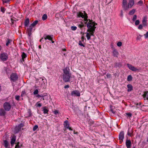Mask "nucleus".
Segmentation results:
<instances>
[{"instance_id":"obj_14","label":"nucleus","mask_w":148,"mask_h":148,"mask_svg":"<svg viewBox=\"0 0 148 148\" xmlns=\"http://www.w3.org/2000/svg\"><path fill=\"white\" fill-rule=\"evenodd\" d=\"M23 125L21 124L19 125L18 126H16L15 128V130L16 132H18L19 131L22 127H23Z\"/></svg>"},{"instance_id":"obj_40","label":"nucleus","mask_w":148,"mask_h":148,"mask_svg":"<svg viewBox=\"0 0 148 148\" xmlns=\"http://www.w3.org/2000/svg\"><path fill=\"white\" fill-rule=\"evenodd\" d=\"M71 28L72 30L75 31L77 29V27L76 26H72Z\"/></svg>"},{"instance_id":"obj_8","label":"nucleus","mask_w":148,"mask_h":148,"mask_svg":"<svg viewBox=\"0 0 148 148\" xmlns=\"http://www.w3.org/2000/svg\"><path fill=\"white\" fill-rule=\"evenodd\" d=\"M124 138V133L123 131L120 132L119 136V140H120L119 142L121 144L123 141V139Z\"/></svg>"},{"instance_id":"obj_47","label":"nucleus","mask_w":148,"mask_h":148,"mask_svg":"<svg viewBox=\"0 0 148 148\" xmlns=\"http://www.w3.org/2000/svg\"><path fill=\"white\" fill-rule=\"evenodd\" d=\"M122 44V43L121 42H119L117 44V45L119 47H121V46Z\"/></svg>"},{"instance_id":"obj_16","label":"nucleus","mask_w":148,"mask_h":148,"mask_svg":"<svg viewBox=\"0 0 148 148\" xmlns=\"http://www.w3.org/2000/svg\"><path fill=\"white\" fill-rule=\"evenodd\" d=\"M16 140V136H13L12 137L11 141V144L12 145H13L14 143Z\"/></svg>"},{"instance_id":"obj_64","label":"nucleus","mask_w":148,"mask_h":148,"mask_svg":"<svg viewBox=\"0 0 148 148\" xmlns=\"http://www.w3.org/2000/svg\"><path fill=\"white\" fill-rule=\"evenodd\" d=\"M43 38H41L40 40V42H41L42 41V40L43 39Z\"/></svg>"},{"instance_id":"obj_23","label":"nucleus","mask_w":148,"mask_h":148,"mask_svg":"<svg viewBox=\"0 0 148 148\" xmlns=\"http://www.w3.org/2000/svg\"><path fill=\"white\" fill-rule=\"evenodd\" d=\"M147 18H144L142 21V23H143V24L144 26H146L147 25Z\"/></svg>"},{"instance_id":"obj_36","label":"nucleus","mask_w":148,"mask_h":148,"mask_svg":"<svg viewBox=\"0 0 148 148\" xmlns=\"http://www.w3.org/2000/svg\"><path fill=\"white\" fill-rule=\"evenodd\" d=\"M26 92L25 90L23 91L21 93V96L22 97H23L24 95L26 94Z\"/></svg>"},{"instance_id":"obj_45","label":"nucleus","mask_w":148,"mask_h":148,"mask_svg":"<svg viewBox=\"0 0 148 148\" xmlns=\"http://www.w3.org/2000/svg\"><path fill=\"white\" fill-rule=\"evenodd\" d=\"M79 45H80V46H83V47H85V46L82 43V42L80 40L79 41Z\"/></svg>"},{"instance_id":"obj_59","label":"nucleus","mask_w":148,"mask_h":148,"mask_svg":"<svg viewBox=\"0 0 148 148\" xmlns=\"http://www.w3.org/2000/svg\"><path fill=\"white\" fill-rule=\"evenodd\" d=\"M37 106L39 107H40L42 105L40 103H38L37 104Z\"/></svg>"},{"instance_id":"obj_30","label":"nucleus","mask_w":148,"mask_h":148,"mask_svg":"<svg viewBox=\"0 0 148 148\" xmlns=\"http://www.w3.org/2000/svg\"><path fill=\"white\" fill-rule=\"evenodd\" d=\"M12 40L9 39H8L7 40V42L6 44V45L7 46H8V45L10 43L12 42Z\"/></svg>"},{"instance_id":"obj_6","label":"nucleus","mask_w":148,"mask_h":148,"mask_svg":"<svg viewBox=\"0 0 148 148\" xmlns=\"http://www.w3.org/2000/svg\"><path fill=\"white\" fill-rule=\"evenodd\" d=\"M8 58V54L5 53H2L0 56V58L1 60L3 61H5L7 60Z\"/></svg>"},{"instance_id":"obj_10","label":"nucleus","mask_w":148,"mask_h":148,"mask_svg":"<svg viewBox=\"0 0 148 148\" xmlns=\"http://www.w3.org/2000/svg\"><path fill=\"white\" fill-rule=\"evenodd\" d=\"M64 125L65 127L69 129V130L72 131L73 129L71 128V127H69V123L68 121L66 120L64 122Z\"/></svg>"},{"instance_id":"obj_53","label":"nucleus","mask_w":148,"mask_h":148,"mask_svg":"<svg viewBox=\"0 0 148 148\" xmlns=\"http://www.w3.org/2000/svg\"><path fill=\"white\" fill-rule=\"evenodd\" d=\"M106 76L108 78H110L111 76V75L110 73H108L107 74Z\"/></svg>"},{"instance_id":"obj_22","label":"nucleus","mask_w":148,"mask_h":148,"mask_svg":"<svg viewBox=\"0 0 148 148\" xmlns=\"http://www.w3.org/2000/svg\"><path fill=\"white\" fill-rule=\"evenodd\" d=\"M29 23V18H27V19H26V20H25V23H24L26 27H27L28 26Z\"/></svg>"},{"instance_id":"obj_11","label":"nucleus","mask_w":148,"mask_h":148,"mask_svg":"<svg viewBox=\"0 0 148 148\" xmlns=\"http://www.w3.org/2000/svg\"><path fill=\"white\" fill-rule=\"evenodd\" d=\"M134 3V0H129L128 4V9L129 8H131L133 6Z\"/></svg>"},{"instance_id":"obj_19","label":"nucleus","mask_w":148,"mask_h":148,"mask_svg":"<svg viewBox=\"0 0 148 148\" xmlns=\"http://www.w3.org/2000/svg\"><path fill=\"white\" fill-rule=\"evenodd\" d=\"M5 114V112L3 109H0V116H4Z\"/></svg>"},{"instance_id":"obj_37","label":"nucleus","mask_w":148,"mask_h":148,"mask_svg":"<svg viewBox=\"0 0 148 148\" xmlns=\"http://www.w3.org/2000/svg\"><path fill=\"white\" fill-rule=\"evenodd\" d=\"M38 126L37 125H35L33 127V131H35L38 128Z\"/></svg>"},{"instance_id":"obj_58","label":"nucleus","mask_w":148,"mask_h":148,"mask_svg":"<svg viewBox=\"0 0 148 148\" xmlns=\"http://www.w3.org/2000/svg\"><path fill=\"white\" fill-rule=\"evenodd\" d=\"M121 17H123V11H122V10H121Z\"/></svg>"},{"instance_id":"obj_41","label":"nucleus","mask_w":148,"mask_h":148,"mask_svg":"<svg viewBox=\"0 0 148 148\" xmlns=\"http://www.w3.org/2000/svg\"><path fill=\"white\" fill-rule=\"evenodd\" d=\"M143 1L142 0H140L137 3V5H142L143 4Z\"/></svg>"},{"instance_id":"obj_61","label":"nucleus","mask_w":148,"mask_h":148,"mask_svg":"<svg viewBox=\"0 0 148 148\" xmlns=\"http://www.w3.org/2000/svg\"><path fill=\"white\" fill-rule=\"evenodd\" d=\"M73 132H74V134H77L78 133L77 132H75V130H74L73 131Z\"/></svg>"},{"instance_id":"obj_62","label":"nucleus","mask_w":148,"mask_h":148,"mask_svg":"<svg viewBox=\"0 0 148 148\" xmlns=\"http://www.w3.org/2000/svg\"><path fill=\"white\" fill-rule=\"evenodd\" d=\"M62 50L64 51H66V50L65 49H62Z\"/></svg>"},{"instance_id":"obj_3","label":"nucleus","mask_w":148,"mask_h":148,"mask_svg":"<svg viewBox=\"0 0 148 148\" xmlns=\"http://www.w3.org/2000/svg\"><path fill=\"white\" fill-rule=\"evenodd\" d=\"M84 14L83 13H82L81 12H79L77 13V17H82L84 18V24H86L87 22L88 21V16L87 14L85 13V11H84Z\"/></svg>"},{"instance_id":"obj_57","label":"nucleus","mask_w":148,"mask_h":148,"mask_svg":"<svg viewBox=\"0 0 148 148\" xmlns=\"http://www.w3.org/2000/svg\"><path fill=\"white\" fill-rule=\"evenodd\" d=\"M69 85H66L65 86H64V88H69Z\"/></svg>"},{"instance_id":"obj_42","label":"nucleus","mask_w":148,"mask_h":148,"mask_svg":"<svg viewBox=\"0 0 148 148\" xmlns=\"http://www.w3.org/2000/svg\"><path fill=\"white\" fill-rule=\"evenodd\" d=\"M11 23H11L12 25H13V24H14L15 22L16 21V20H14L12 18H11Z\"/></svg>"},{"instance_id":"obj_5","label":"nucleus","mask_w":148,"mask_h":148,"mask_svg":"<svg viewBox=\"0 0 148 148\" xmlns=\"http://www.w3.org/2000/svg\"><path fill=\"white\" fill-rule=\"evenodd\" d=\"M18 77L16 73H12L10 75V79L13 82L18 80Z\"/></svg>"},{"instance_id":"obj_12","label":"nucleus","mask_w":148,"mask_h":148,"mask_svg":"<svg viewBox=\"0 0 148 148\" xmlns=\"http://www.w3.org/2000/svg\"><path fill=\"white\" fill-rule=\"evenodd\" d=\"M71 95H75L77 96H80V93L79 91L77 90L73 91L71 92Z\"/></svg>"},{"instance_id":"obj_9","label":"nucleus","mask_w":148,"mask_h":148,"mask_svg":"<svg viewBox=\"0 0 148 148\" xmlns=\"http://www.w3.org/2000/svg\"><path fill=\"white\" fill-rule=\"evenodd\" d=\"M127 65L129 69L132 71L135 72L139 71V69H138L130 64H127Z\"/></svg>"},{"instance_id":"obj_44","label":"nucleus","mask_w":148,"mask_h":148,"mask_svg":"<svg viewBox=\"0 0 148 148\" xmlns=\"http://www.w3.org/2000/svg\"><path fill=\"white\" fill-rule=\"evenodd\" d=\"M22 146V145H16L15 148H20Z\"/></svg>"},{"instance_id":"obj_55","label":"nucleus","mask_w":148,"mask_h":148,"mask_svg":"<svg viewBox=\"0 0 148 148\" xmlns=\"http://www.w3.org/2000/svg\"><path fill=\"white\" fill-rule=\"evenodd\" d=\"M84 36L83 35H82L81 37L82 40V42H84Z\"/></svg>"},{"instance_id":"obj_38","label":"nucleus","mask_w":148,"mask_h":148,"mask_svg":"<svg viewBox=\"0 0 148 148\" xmlns=\"http://www.w3.org/2000/svg\"><path fill=\"white\" fill-rule=\"evenodd\" d=\"M6 9L4 7H2L1 8V12L4 13Z\"/></svg>"},{"instance_id":"obj_51","label":"nucleus","mask_w":148,"mask_h":148,"mask_svg":"<svg viewBox=\"0 0 148 148\" xmlns=\"http://www.w3.org/2000/svg\"><path fill=\"white\" fill-rule=\"evenodd\" d=\"M143 26L142 25H140L138 27V29H142Z\"/></svg>"},{"instance_id":"obj_18","label":"nucleus","mask_w":148,"mask_h":148,"mask_svg":"<svg viewBox=\"0 0 148 148\" xmlns=\"http://www.w3.org/2000/svg\"><path fill=\"white\" fill-rule=\"evenodd\" d=\"M127 87L128 88L127 91L128 92H130L133 90V86L131 84L127 85Z\"/></svg>"},{"instance_id":"obj_54","label":"nucleus","mask_w":148,"mask_h":148,"mask_svg":"<svg viewBox=\"0 0 148 148\" xmlns=\"http://www.w3.org/2000/svg\"><path fill=\"white\" fill-rule=\"evenodd\" d=\"M36 97H38V98H39L40 97H44V96H41L39 94L38 95H36Z\"/></svg>"},{"instance_id":"obj_20","label":"nucleus","mask_w":148,"mask_h":148,"mask_svg":"<svg viewBox=\"0 0 148 148\" xmlns=\"http://www.w3.org/2000/svg\"><path fill=\"white\" fill-rule=\"evenodd\" d=\"M78 26L79 28L81 29L84 26V25L82 21H80L79 22V23L78 24Z\"/></svg>"},{"instance_id":"obj_32","label":"nucleus","mask_w":148,"mask_h":148,"mask_svg":"<svg viewBox=\"0 0 148 148\" xmlns=\"http://www.w3.org/2000/svg\"><path fill=\"white\" fill-rule=\"evenodd\" d=\"M132 77L131 75H129L127 76V81H130L132 80Z\"/></svg>"},{"instance_id":"obj_34","label":"nucleus","mask_w":148,"mask_h":148,"mask_svg":"<svg viewBox=\"0 0 148 148\" xmlns=\"http://www.w3.org/2000/svg\"><path fill=\"white\" fill-rule=\"evenodd\" d=\"M38 22V21L37 20H36L34 21L32 24H31L34 27L37 24Z\"/></svg>"},{"instance_id":"obj_29","label":"nucleus","mask_w":148,"mask_h":148,"mask_svg":"<svg viewBox=\"0 0 148 148\" xmlns=\"http://www.w3.org/2000/svg\"><path fill=\"white\" fill-rule=\"evenodd\" d=\"M86 37L87 38V39L88 40H89L90 39V34H89V33H86Z\"/></svg>"},{"instance_id":"obj_17","label":"nucleus","mask_w":148,"mask_h":148,"mask_svg":"<svg viewBox=\"0 0 148 148\" xmlns=\"http://www.w3.org/2000/svg\"><path fill=\"white\" fill-rule=\"evenodd\" d=\"M113 55L114 57H118L119 55L118 52L116 50H114L112 52Z\"/></svg>"},{"instance_id":"obj_24","label":"nucleus","mask_w":148,"mask_h":148,"mask_svg":"<svg viewBox=\"0 0 148 148\" xmlns=\"http://www.w3.org/2000/svg\"><path fill=\"white\" fill-rule=\"evenodd\" d=\"M45 40L48 39L49 40H51L52 41V42L53 43H54V42L52 40V38L49 35H48L46 37H45Z\"/></svg>"},{"instance_id":"obj_13","label":"nucleus","mask_w":148,"mask_h":148,"mask_svg":"<svg viewBox=\"0 0 148 148\" xmlns=\"http://www.w3.org/2000/svg\"><path fill=\"white\" fill-rule=\"evenodd\" d=\"M126 145L127 148H131L132 143L130 140H127L126 141Z\"/></svg>"},{"instance_id":"obj_25","label":"nucleus","mask_w":148,"mask_h":148,"mask_svg":"<svg viewBox=\"0 0 148 148\" xmlns=\"http://www.w3.org/2000/svg\"><path fill=\"white\" fill-rule=\"evenodd\" d=\"M43 113L45 114H47L49 111V110L46 109V107H43Z\"/></svg>"},{"instance_id":"obj_28","label":"nucleus","mask_w":148,"mask_h":148,"mask_svg":"<svg viewBox=\"0 0 148 148\" xmlns=\"http://www.w3.org/2000/svg\"><path fill=\"white\" fill-rule=\"evenodd\" d=\"M4 146L5 147H7L8 146V143L7 140L4 141Z\"/></svg>"},{"instance_id":"obj_63","label":"nucleus","mask_w":148,"mask_h":148,"mask_svg":"<svg viewBox=\"0 0 148 148\" xmlns=\"http://www.w3.org/2000/svg\"><path fill=\"white\" fill-rule=\"evenodd\" d=\"M38 48L39 49H41V45H39V46H38Z\"/></svg>"},{"instance_id":"obj_48","label":"nucleus","mask_w":148,"mask_h":148,"mask_svg":"<svg viewBox=\"0 0 148 148\" xmlns=\"http://www.w3.org/2000/svg\"><path fill=\"white\" fill-rule=\"evenodd\" d=\"M126 114L127 115L128 117H131L132 116V114L130 113H126Z\"/></svg>"},{"instance_id":"obj_46","label":"nucleus","mask_w":148,"mask_h":148,"mask_svg":"<svg viewBox=\"0 0 148 148\" xmlns=\"http://www.w3.org/2000/svg\"><path fill=\"white\" fill-rule=\"evenodd\" d=\"M3 2V3H6L9 2L10 0H2Z\"/></svg>"},{"instance_id":"obj_52","label":"nucleus","mask_w":148,"mask_h":148,"mask_svg":"<svg viewBox=\"0 0 148 148\" xmlns=\"http://www.w3.org/2000/svg\"><path fill=\"white\" fill-rule=\"evenodd\" d=\"M144 36L146 38H148V31L145 34H144Z\"/></svg>"},{"instance_id":"obj_2","label":"nucleus","mask_w":148,"mask_h":148,"mask_svg":"<svg viewBox=\"0 0 148 148\" xmlns=\"http://www.w3.org/2000/svg\"><path fill=\"white\" fill-rule=\"evenodd\" d=\"M88 21L87 22L86 26L88 28L87 29H95L96 27H95L96 25H97V23H96L95 22L92 21V20L89 19H88Z\"/></svg>"},{"instance_id":"obj_43","label":"nucleus","mask_w":148,"mask_h":148,"mask_svg":"<svg viewBox=\"0 0 148 148\" xmlns=\"http://www.w3.org/2000/svg\"><path fill=\"white\" fill-rule=\"evenodd\" d=\"M20 96L18 95H16L15 96V99L17 101H19V98Z\"/></svg>"},{"instance_id":"obj_26","label":"nucleus","mask_w":148,"mask_h":148,"mask_svg":"<svg viewBox=\"0 0 148 148\" xmlns=\"http://www.w3.org/2000/svg\"><path fill=\"white\" fill-rule=\"evenodd\" d=\"M136 10L135 9H133L132 10L130 11L129 14L130 15H133L135 12Z\"/></svg>"},{"instance_id":"obj_33","label":"nucleus","mask_w":148,"mask_h":148,"mask_svg":"<svg viewBox=\"0 0 148 148\" xmlns=\"http://www.w3.org/2000/svg\"><path fill=\"white\" fill-rule=\"evenodd\" d=\"M47 16L46 14H44L42 17V19L43 20H45L47 18Z\"/></svg>"},{"instance_id":"obj_4","label":"nucleus","mask_w":148,"mask_h":148,"mask_svg":"<svg viewBox=\"0 0 148 148\" xmlns=\"http://www.w3.org/2000/svg\"><path fill=\"white\" fill-rule=\"evenodd\" d=\"M3 107L5 111H9L11 109V106L10 103L5 102L3 104Z\"/></svg>"},{"instance_id":"obj_50","label":"nucleus","mask_w":148,"mask_h":148,"mask_svg":"<svg viewBox=\"0 0 148 148\" xmlns=\"http://www.w3.org/2000/svg\"><path fill=\"white\" fill-rule=\"evenodd\" d=\"M139 21L138 20H137L135 21V24L136 25H138L139 24Z\"/></svg>"},{"instance_id":"obj_31","label":"nucleus","mask_w":148,"mask_h":148,"mask_svg":"<svg viewBox=\"0 0 148 148\" xmlns=\"http://www.w3.org/2000/svg\"><path fill=\"white\" fill-rule=\"evenodd\" d=\"M133 131L132 130L131 131V132H130L128 130L127 133V134L129 136L131 137L133 136Z\"/></svg>"},{"instance_id":"obj_49","label":"nucleus","mask_w":148,"mask_h":148,"mask_svg":"<svg viewBox=\"0 0 148 148\" xmlns=\"http://www.w3.org/2000/svg\"><path fill=\"white\" fill-rule=\"evenodd\" d=\"M137 18V16L136 15H134V16H133L132 20L133 21H135Z\"/></svg>"},{"instance_id":"obj_35","label":"nucleus","mask_w":148,"mask_h":148,"mask_svg":"<svg viewBox=\"0 0 148 148\" xmlns=\"http://www.w3.org/2000/svg\"><path fill=\"white\" fill-rule=\"evenodd\" d=\"M148 93V91H145L144 92V94L142 95L143 97L144 98L146 97Z\"/></svg>"},{"instance_id":"obj_15","label":"nucleus","mask_w":148,"mask_h":148,"mask_svg":"<svg viewBox=\"0 0 148 148\" xmlns=\"http://www.w3.org/2000/svg\"><path fill=\"white\" fill-rule=\"evenodd\" d=\"M95 29H87V32H89V34H90V36H94V32L95 31Z\"/></svg>"},{"instance_id":"obj_21","label":"nucleus","mask_w":148,"mask_h":148,"mask_svg":"<svg viewBox=\"0 0 148 148\" xmlns=\"http://www.w3.org/2000/svg\"><path fill=\"white\" fill-rule=\"evenodd\" d=\"M27 56L24 52H23L21 55L22 59L23 62L24 61V59L26 58Z\"/></svg>"},{"instance_id":"obj_39","label":"nucleus","mask_w":148,"mask_h":148,"mask_svg":"<svg viewBox=\"0 0 148 148\" xmlns=\"http://www.w3.org/2000/svg\"><path fill=\"white\" fill-rule=\"evenodd\" d=\"M38 92V89H36L33 92L34 95H37Z\"/></svg>"},{"instance_id":"obj_60","label":"nucleus","mask_w":148,"mask_h":148,"mask_svg":"<svg viewBox=\"0 0 148 148\" xmlns=\"http://www.w3.org/2000/svg\"><path fill=\"white\" fill-rule=\"evenodd\" d=\"M58 113V111L56 110V111H54V113H55V114H57Z\"/></svg>"},{"instance_id":"obj_1","label":"nucleus","mask_w":148,"mask_h":148,"mask_svg":"<svg viewBox=\"0 0 148 148\" xmlns=\"http://www.w3.org/2000/svg\"><path fill=\"white\" fill-rule=\"evenodd\" d=\"M63 71L64 73L63 75V79L64 81L65 82H69L71 76V74L69 73L66 68L64 69Z\"/></svg>"},{"instance_id":"obj_56","label":"nucleus","mask_w":148,"mask_h":148,"mask_svg":"<svg viewBox=\"0 0 148 148\" xmlns=\"http://www.w3.org/2000/svg\"><path fill=\"white\" fill-rule=\"evenodd\" d=\"M33 27H34V26H33V25L32 24L30 25V26H29V28L32 30V29L33 28Z\"/></svg>"},{"instance_id":"obj_27","label":"nucleus","mask_w":148,"mask_h":148,"mask_svg":"<svg viewBox=\"0 0 148 148\" xmlns=\"http://www.w3.org/2000/svg\"><path fill=\"white\" fill-rule=\"evenodd\" d=\"M32 30L29 29V28L27 29V33L28 35L29 36H30L31 35Z\"/></svg>"},{"instance_id":"obj_7","label":"nucleus","mask_w":148,"mask_h":148,"mask_svg":"<svg viewBox=\"0 0 148 148\" xmlns=\"http://www.w3.org/2000/svg\"><path fill=\"white\" fill-rule=\"evenodd\" d=\"M122 6L124 10H128V5L127 0H123Z\"/></svg>"}]
</instances>
